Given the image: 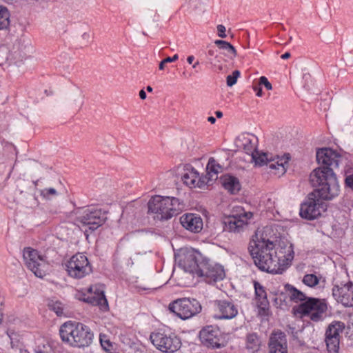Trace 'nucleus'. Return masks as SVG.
Wrapping results in <instances>:
<instances>
[{"label": "nucleus", "instance_id": "58", "mask_svg": "<svg viewBox=\"0 0 353 353\" xmlns=\"http://www.w3.org/2000/svg\"><path fill=\"white\" fill-rule=\"evenodd\" d=\"M3 320V314L1 312H0V323L2 322Z\"/></svg>", "mask_w": 353, "mask_h": 353}, {"label": "nucleus", "instance_id": "36", "mask_svg": "<svg viewBox=\"0 0 353 353\" xmlns=\"http://www.w3.org/2000/svg\"><path fill=\"white\" fill-rule=\"evenodd\" d=\"M214 43L222 50H224L228 52V54L233 55L235 57L236 55V51L234 47L231 45L230 43L223 41V40H216Z\"/></svg>", "mask_w": 353, "mask_h": 353}, {"label": "nucleus", "instance_id": "5", "mask_svg": "<svg viewBox=\"0 0 353 353\" xmlns=\"http://www.w3.org/2000/svg\"><path fill=\"white\" fill-rule=\"evenodd\" d=\"M201 309V305L195 299H178L169 304L170 311L183 320L196 315Z\"/></svg>", "mask_w": 353, "mask_h": 353}, {"label": "nucleus", "instance_id": "30", "mask_svg": "<svg viewBox=\"0 0 353 353\" xmlns=\"http://www.w3.org/2000/svg\"><path fill=\"white\" fill-rule=\"evenodd\" d=\"M71 106L79 110L83 105V94L79 88L75 89L70 95Z\"/></svg>", "mask_w": 353, "mask_h": 353}, {"label": "nucleus", "instance_id": "35", "mask_svg": "<svg viewBox=\"0 0 353 353\" xmlns=\"http://www.w3.org/2000/svg\"><path fill=\"white\" fill-rule=\"evenodd\" d=\"M325 342L329 353H338L340 338H325Z\"/></svg>", "mask_w": 353, "mask_h": 353}, {"label": "nucleus", "instance_id": "29", "mask_svg": "<svg viewBox=\"0 0 353 353\" xmlns=\"http://www.w3.org/2000/svg\"><path fill=\"white\" fill-rule=\"evenodd\" d=\"M254 289L256 296L258 299L259 307L262 309H265L268 304V301L264 288L256 282L254 283Z\"/></svg>", "mask_w": 353, "mask_h": 353}, {"label": "nucleus", "instance_id": "32", "mask_svg": "<svg viewBox=\"0 0 353 353\" xmlns=\"http://www.w3.org/2000/svg\"><path fill=\"white\" fill-rule=\"evenodd\" d=\"M10 12L8 8L3 6H0V30H6L10 26Z\"/></svg>", "mask_w": 353, "mask_h": 353}, {"label": "nucleus", "instance_id": "12", "mask_svg": "<svg viewBox=\"0 0 353 353\" xmlns=\"http://www.w3.org/2000/svg\"><path fill=\"white\" fill-rule=\"evenodd\" d=\"M316 161L321 167L315 170H321L322 171L331 170L333 172L334 168L339 167L341 156L330 148H321L316 152Z\"/></svg>", "mask_w": 353, "mask_h": 353}, {"label": "nucleus", "instance_id": "45", "mask_svg": "<svg viewBox=\"0 0 353 353\" xmlns=\"http://www.w3.org/2000/svg\"><path fill=\"white\" fill-rule=\"evenodd\" d=\"M259 83V85H264V87L268 90H270L272 89V84L268 81V79L264 76H262L260 77Z\"/></svg>", "mask_w": 353, "mask_h": 353}, {"label": "nucleus", "instance_id": "9", "mask_svg": "<svg viewBox=\"0 0 353 353\" xmlns=\"http://www.w3.org/2000/svg\"><path fill=\"white\" fill-rule=\"evenodd\" d=\"M66 270L70 276L80 279L90 274L92 269L87 256L78 253L73 255L67 262Z\"/></svg>", "mask_w": 353, "mask_h": 353}, {"label": "nucleus", "instance_id": "28", "mask_svg": "<svg viewBox=\"0 0 353 353\" xmlns=\"http://www.w3.org/2000/svg\"><path fill=\"white\" fill-rule=\"evenodd\" d=\"M261 341L256 333H250L246 337V348L252 353L257 352L260 348Z\"/></svg>", "mask_w": 353, "mask_h": 353}, {"label": "nucleus", "instance_id": "41", "mask_svg": "<svg viewBox=\"0 0 353 353\" xmlns=\"http://www.w3.org/2000/svg\"><path fill=\"white\" fill-rule=\"evenodd\" d=\"M240 77V72L239 70L233 71L232 74L227 77V85L229 87L233 86Z\"/></svg>", "mask_w": 353, "mask_h": 353}, {"label": "nucleus", "instance_id": "3", "mask_svg": "<svg viewBox=\"0 0 353 353\" xmlns=\"http://www.w3.org/2000/svg\"><path fill=\"white\" fill-rule=\"evenodd\" d=\"M148 212L154 214V219L160 221L168 220L179 214L183 205L179 199L157 195L148 202Z\"/></svg>", "mask_w": 353, "mask_h": 353}, {"label": "nucleus", "instance_id": "51", "mask_svg": "<svg viewBox=\"0 0 353 353\" xmlns=\"http://www.w3.org/2000/svg\"><path fill=\"white\" fill-rule=\"evenodd\" d=\"M194 60V57L191 55L188 57L187 61L189 64H192L193 63V61Z\"/></svg>", "mask_w": 353, "mask_h": 353}, {"label": "nucleus", "instance_id": "21", "mask_svg": "<svg viewBox=\"0 0 353 353\" xmlns=\"http://www.w3.org/2000/svg\"><path fill=\"white\" fill-rule=\"evenodd\" d=\"M217 310L220 313L219 319H232L238 314V307L232 301L219 300L215 302Z\"/></svg>", "mask_w": 353, "mask_h": 353}, {"label": "nucleus", "instance_id": "19", "mask_svg": "<svg viewBox=\"0 0 353 353\" xmlns=\"http://www.w3.org/2000/svg\"><path fill=\"white\" fill-rule=\"evenodd\" d=\"M75 336V339L72 340L73 347L79 348H83L90 345L94 337V334L90 327L81 323L78 325V329Z\"/></svg>", "mask_w": 353, "mask_h": 353}, {"label": "nucleus", "instance_id": "49", "mask_svg": "<svg viewBox=\"0 0 353 353\" xmlns=\"http://www.w3.org/2000/svg\"><path fill=\"white\" fill-rule=\"evenodd\" d=\"M139 97L141 99H146V93L143 90H141L139 92Z\"/></svg>", "mask_w": 353, "mask_h": 353}, {"label": "nucleus", "instance_id": "18", "mask_svg": "<svg viewBox=\"0 0 353 353\" xmlns=\"http://www.w3.org/2000/svg\"><path fill=\"white\" fill-rule=\"evenodd\" d=\"M181 179L183 183L190 188H202L208 184L207 176H201L197 170L190 165L185 166Z\"/></svg>", "mask_w": 353, "mask_h": 353}, {"label": "nucleus", "instance_id": "22", "mask_svg": "<svg viewBox=\"0 0 353 353\" xmlns=\"http://www.w3.org/2000/svg\"><path fill=\"white\" fill-rule=\"evenodd\" d=\"M180 222L182 226L186 230L198 233L203 228V220L196 214H185L181 216Z\"/></svg>", "mask_w": 353, "mask_h": 353}, {"label": "nucleus", "instance_id": "38", "mask_svg": "<svg viewBox=\"0 0 353 353\" xmlns=\"http://www.w3.org/2000/svg\"><path fill=\"white\" fill-rule=\"evenodd\" d=\"M35 353H53V350L51 344L46 341L42 340L36 347L34 350Z\"/></svg>", "mask_w": 353, "mask_h": 353}, {"label": "nucleus", "instance_id": "15", "mask_svg": "<svg viewBox=\"0 0 353 353\" xmlns=\"http://www.w3.org/2000/svg\"><path fill=\"white\" fill-rule=\"evenodd\" d=\"M201 343L213 348H220L224 346L221 331L219 328L212 325L203 327L199 332Z\"/></svg>", "mask_w": 353, "mask_h": 353}, {"label": "nucleus", "instance_id": "46", "mask_svg": "<svg viewBox=\"0 0 353 353\" xmlns=\"http://www.w3.org/2000/svg\"><path fill=\"white\" fill-rule=\"evenodd\" d=\"M217 31H218V36L221 38L226 37L225 34V28L223 25H218L217 26Z\"/></svg>", "mask_w": 353, "mask_h": 353}, {"label": "nucleus", "instance_id": "26", "mask_svg": "<svg viewBox=\"0 0 353 353\" xmlns=\"http://www.w3.org/2000/svg\"><path fill=\"white\" fill-rule=\"evenodd\" d=\"M345 328V324L341 321H334L326 328L325 338H341L340 334Z\"/></svg>", "mask_w": 353, "mask_h": 353}, {"label": "nucleus", "instance_id": "13", "mask_svg": "<svg viewBox=\"0 0 353 353\" xmlns=\"http://www.w3.org/2000/svg\"><path fill=\"white\" fill-rule=\"evenodd\" d=\"M202 268L199 272V277H204L207 283H211L217 281L223 280L225 277V272L223 267L214 264L206 258L204 262L201 263Z\"/></svg>", "mask_w": 353, "mask_h": 353}, {"label": "nucleus", "instance_id": "43", "mask_svg": "<svg viewBox=\"0 0 353 353\" xmlns=\"http://www.w3.org/2000/svg\"><path fill=\"white\" fill-rule=\"evenodd\" d=\"M9 50L5 46H0V65L6 63L8 59Z\"/></svg>", "mask_w": 353, "mask_h": 353}, {"label": "nucleus", "instance_id": "34", "mask_svg": "<svg viewBox=\"0 0 353 353\" xmlns=\"http://www.w3.org/2000/svg\"><path fill=\"white\" fill-rule=\"evenodd\" d=\"M99 341L103 349L109 353H115V345L112 343L108 335L105 334H100Z\"/></svg>", "mask_w": 353, "mask_h": 353}, {"label": "nucleus", "instance_id": "8", "mask_svg": "<svg viewBox=\"0 0 353 353\" xmlns=\"http://www.w3.org/2000/svg\"><path fill=\"white\" fill-rule=\"evenodd\" d=\"M326 210V203L312 192L301 203L299 214L305 219L313 220L320 216Z\"/></svg>", "mask_w": 353, "mask_h": 353}, {"label": "nucleus", "instance_id": "50", "mask_svg": "<svg viewBox=\"0 0 353 353\" xmlns=\"http://www.w3.org/2000/svg\"><path fill=\"white\" fill-rule=\"evenodd\" d=\"M290 56H291L290 53L287 52L284 53L283 54H282L281 57L283 59H287L290 58Z\"/></svg>", "mask_w": 353, "mask_h": 353}, {"label": "nucleus", "instance_id": "52", "mask_svg": "<svg viewBox=\"0 0 353 353\" xmlns=\"http://www.w3.org/2000/svg\"><path fill=\"white\" fill-rule=\"evenodd\" d=\"M208 121L213 124L216 122V119L214 117H209Z\"/></svg>", "mask_w": 353, "mask_h": 353}, {"label": "nucleus", "instance_id": "40", "mask_svg": "<svg viewBox=\"0 0 353 353\" xmlns=\"http://www.w3.org/2000/svg\"><path fill=\"white\" fill-rule=\"evenodd\" d=\"M40 194L46 199H50L58 194L57 191L53 188H47L41 190Z\"/></svg>", "mask_w": 353, "mask_h": 353}, {"label": "nucleus", "instance_id": "23", "mask_svg": "<svg viewBox=\"0 0 353 353\" xmlns=\"http://www.w3.org/2000/svg\"><path fill=\"white\" fill-rule=\"evenodd\" d=\"M79 323L68 321L63 323L59 329V334L61 340L73 347V342L72 340L75 339L76 333L78 329Z\"/></svg>", "mask_w": 353, "mask_h": 353}, {"label": "nucleus", "instance_id": "2", "mask_svg": "<svg viewBox=\"0 0 353 353\" xmlns=\"http://www.w3.org/2000/svg\"><path fill=\"white\" fill-rule=\"evenodd\" d=\"M310 181L315 188L313 192L323 201L332 200L339 194L336 176L331 170H314L310 175Z\"/></svg>", "mask_w": 353, "mask_h": 353}, {"label": "nucleus", "instance_id": "42", "mask_svg": "<svg viewBox=\"0 0 353 353\" xmlns=\"http://www.w3.org/2000/svg\"><path fill=\"white\" fill-rule=\"evenodd\" d=\"M50 308L56 312L58 316H61L63 314V307L61 302L55 301L49 303Z\"/></svg>", "mask_w": 353, "mask_h": 353}, {"label": "nucleus", "instance_id": "10", "mask_svg": "<svg viewBox=\"0 0 353 353\" xmlns=\"http://www.w3.org/2000/svg\"><path fill=\"white\" fill-rule=\"evenodd\" d=\"M150 339L155 347L163 353L174 352L181 345L179 338L174 335H168L164 332H152Z\"/></svg>", "mask_w": 353, "mask_h": 353}, {"label": "nucleus", "instance_id": "16", "mask_svg": "<svg viewBox=\"0 0 353 353\" xmlns=\"http://www.w3.org/2000/svg\"><path fill=\"white\" fill-rule=\"evenodd\" d=\"M23 259L26 265L37 277H43L44 271L41 269L42 257L36 250L26 248L23 250Z\"/></svg>", "mask_w": 353, "mask_h": 353}, {"label": "nucleus", "instance_id": "53", "mask_svg": "<svg viewBox=\"0 0 353 353\" xmlns=\"http://www.w3.org/2000/svg\"><path fill=\"white\" fill-rule=\"evenodd\" d=\"M215 114H216L217 118H221L223 117V113L221 111H216L215 112Z\"/></svg>", "mask_w": 353, "mask_h": 353}, {"label": "nucleus", "instance_id": "44", "mask_svg": "<svg viewBox=\"0 0 353 353\" xmlns=\"http://www.w3.org/2000/svg\"><path fill=\"white\" fill-rule=\"evenodd\" d=\"M178 59H179V56L177 54H174L172 57H168L164 59L163 61H161L160 62V63L159 65V70H163L165 68V65L166 63L174 62V61H176Z\"/></svg>", "mask_w": 353, "mask_h": 353}, {"label": "nucleus", "instance_id": "17", "mask_svg": "<svg viewBox=\"0 0 353 353\" xmlns=\"http://www.w3.org/2000/svg\"><path fill=\"white\" fill-rule=\"evenodd\" d=\"M332 295L338 303L345 307H353V283L350 281L341 286L334 285Z\"/></svg>", "mask_w": 353, "mask_h": 353}, {"label": "nucleus", "instance_id": "56", "mask_svg": "<svg viewBox=\"0 0 353 353\" xmlns=\"http://www.w3.org/2000/svg\"><path fill=\"white\" fill-rule=\"evenodd\" d=\"M146 89H147V91L149 92L152 91V88L150 85L147 86Z\"/></svg>", "mask_w": 353, "mask_h": 353}, {"label": "nucleus", "instance_id": "4", "mask_svg": "<svg viewBox=\"0 0 353 353\" xmlns=\"http://www.w3.org/2000/svg\"><path fill=\"white\" fill-rule=\"evenodd\" d=\"M327 304L325 299L310 297L297 307L296 312L302 316H307L314 322L323 321L326 316Z\"/></svg>", "mask_w": 353, "mask_h": 353}, {"label": "nucleus", "instance_id": "47", "mask_svg": "<svg viewBox=\"0 0 353 353\" xmlns=\"http://www.w3.org/2000/svg\"><path fill=\"white\" fill-rule=\"evenodd\" d=\"M345 183L346 186L353 188V174L346 176Z\"/></svg>", "mask_w": 353, "mask_h": 353}, {"label": "nucleus", "instance_id": "1", "mask_svg": "<svg viewBox=\"0 0 353 353\" xmlns=\"http://www.w3.org/2000/svg\"><path fill=\"white\" fill-rule=\"evenodd\" d=\"M249 250L255 265L262 271L271 274H282L288 267L285 256H279L273 241L266 238L261 230H256L250 243Z\"/></svg>", "mask_w": 353, "mask_h": 353}, {"label": "nucleus", "instance_id": "6", "mask_svg": "<svg viewBox=\"0 0 353 353\" xmlns=\"http://www.w3.org/2000/svg\"><path fill=\"white\" fill-rule=\"evenodd\" d=\"M206 257L192 248H185L181 250L179 255V265L185 272H188L193 276H199V272L202 268L201 263L205 261Z\"/></svg>", "mask_w": 353, "mask_h": 353}, {"label": "nucleus", "instance_id": "54", "mask_svg": "<svg viewBox=\"0 0 353 353\" xmlns=\"http://www.w3.org/2000/svg\"><path fill=\"white\" fill-rule=\"evenodd\" d=\"M208 54H209V55H210V56H214V50H212V49L209 50V51H208Z\"/></svg>", "mask_w": 353, "mask_h": 353}, {"label": "nucleus", "instance_id": "59", "mask_svg": "<svg viewBox=\"0 0 353 353\" xmlns=\"http://www.w3.org/2000/svg\"><path fill=\"white\" fill-rule=\"evenodd\" d=\"M83 37H88V35L86 34H83Z\"/></svg>", "mask_w": 353, "mask_h": 353}, {"label": "nucleus", "instance_id": "55", "mask_svg": "<svg viewBox=\"0 0 353 353\" xmlns=\"http://www.w3.org/2000/svg\"><path fill=\"white\" fill-rule=\"evenodd\" d=\"M2 305H3V298L0 296V312H1Z\"/></svg>", "mask_w": 353, "mask_h": 353}, {"label": "nucleus", "instance_id": "27", "mask_svg": "<svg viewBox=\"0 0 353 353\" xmlns=\"http://www.w3.org/2000/svg\"><path fill=\"white\" fill-rule=\"evenodd\" d=\"M239 141L241 142V146L248 154L252 156L256 152L257 139L255 137L250 134L243 135Z\"/></svg>", "mask_w": 353, "mask_h": 353}, {"label": "nucleus", "instance_id": "7", "mask_svg": "<svg viewBox=\"0 0 353 353\" xmlns=\"http://www.w3.org/2000/svg\"><path fill=\"white\" fill-rule=\"evenodd\" d=\"M77 221L82 226H88L89 230L94 231L103 224L106 216L101 210L91 207L85 209H79L75 212Z\"/></svg>", "mask_w": 353, "mask_h": 353}, {"label": "nucleus", "instance_id": "39", "mask_svg": "<svg viewBox=\"0 0 353 353\" xmlns=\"http://www.w3.org/2000/svg\"><path fill=\"white\" fill-rule=\"evenodd\" d=\"M320 279L314 274H305L303 278V283L311 288L319 284Z\"/></svg>", "mask_w": 353, "mask_h": 353}, {"label": "nucleus", "instance_id": "31", "mask_svg": "<svg viewBox=\"0 0 353 353\" xmlns=\"http://www.w3.org/2000/svg\"><path fill=\"white\" fill-rule=\"evenodd\" d=\"M286 288L288 291V294L290 296V298L292 301L294 302H299V301H305L309 297H307L306 295L302 292L301 291L299 290L296 288H294L292 285H287Z\"/></svg>", "mask_w": 353, "mask_h": 353}, {"label": "nucleus", "instance_id": "33", "mask_svg": "<svg viewBox=\"0 0 353 353\" xmlns=\"http://www.w3.org/2000/svg\"><path fill=\"white\" fill-rule=\"evenodd\" d=\"M269 154L265 152H261L257 150L252 155V159L259 166L267 165L271 161L268 157Z\"/></svg>", "mask_w": 353, "mask_h": 353}, {"label": "nucleus", "instance_id": "57", "mask_svg": "<svg viewBox=\"0 0 353 353\" xmlns=\"http://www.w3.org/2000/svg\"><path fill=\"white\" fill-rule=\"evenodd\" d=\"M199 64V61L195 62V63L193 64L192 68H196V66H197Z\"/></svg>", "mask_w": 353, "mask_h": 353}, {"label": "nucleus", "instance_id": "37", "mask_svg": "<svg viewBox=\"0 0 353 353\" xmlns=\"http://www.w3.org/2000/svg\"><path fill=\"white\" fill-rule=\"evenodd\" d=\"M268 166L271 170L274 171V174L276 175H282L285 172V168L283 163L274 162L271 160Z\"/></svg>", "mask_w": 353, "mask_h": 353}, {"label": "nucleus", "instance_id": "14", "mask_svg": "<svg viewBox=\"0 0 353 353\" xmlns=\"http://www.w3.org/2000/svg\"><path fill=\"white\" fill-rule=\"evenodd\" d=\"M252 217L250 212H243L239 214H233L225 218L224 230L230 232L240 233L243 231L248 223V220Z\"/></svg>", "mask_w": 353, "mask_h": 353}, {"label": "nucleus", "instance_id": "25", "mask_svg": "<svg viewBox=\"0 0 353 353\" xmlns=\"http://www.w3.org/2000/svg\"><path fill=\"white\" fill-rule=\"evenodd\" d=\"M223 168L214 158H210L207 167V181L208 183L210 181H212L217 178V174L222 172Z\"/></svg>", "mask_w": 353, "mask_h": 353}, {"label": "nucleus", "instance_id": "24", "mask_svg": "<svg viewBox=\"0 0 353 353\" xmlns=\"http://www.w3.org/2000/svg\"><path fill=\"white\" fill-rule=\"evenodd\" d=\"M222 185L230 194H236L241 188L239 179L233 176L224 175L221 178Z\"/></svg>", "mask_w": 353, "mask_h": 353}, {"label": "nucleus", "instance_id": "48", "mask_svg": "<svg viewBox=\"0 0 353 353\" xmlns=\"http://www.w3.org/2000/svg\"><path fill=\"white\" fill-rule=\"evenodd\" d=\"M253 90L256 92V94L257 97H261L263 95L262 89L259 85H254L252 86Z\"/></svg>", "mask_w": 353, "mask_h": 353}, {"label": "nucleus", "instance_id": "20", "mask_svg": "<svg viewBox=\"0 0 353 353\" xmlns=\"http://www.w3.org/2000/svg\"><path fill=\"white\" fill-rule=\"evenodd\" d=\"M269 353H288L286 335L282 332L272 333L268 342Z\"/></svg>", "mask_w": 353, "mask_h": 353}, {"label": "nucleus", "instance_id": "11", "mask_svg": "<svg viewBox=\"0 0 353 353\" xmlns=\"http://www.w3.org/2000/svg\"><path fill=\"white\" fill-rule=\"evenodd\" d=\"M77 297L84 302L92 305H100L102 310L108 307V301L104 294L103 286L97 284L91 285L87 290V294L79 293Z\"/></svg>", "mask_w": 353, "mask_h": 353}]
</instances>
